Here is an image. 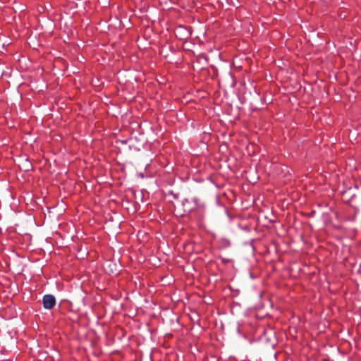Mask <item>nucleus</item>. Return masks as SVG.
I'll return each instance as SVG.
<instances>
[{
    "label": "nucleus",
    "instance_id": "f257e3e1",
    "mask_svg": "<svg viewBox=\"0 0 361 361\" xmlns=\"http://www.w3.org/2000/svg\"><path fill=\"white\" fill-rule=\"evenodd\" d=\"M42 303L44 308L51 310L56 305V299L52 295H45L42 298Z\"/></svg>",
    "mask_w": 361,
    "mask_h": 361
}]
</instances>
